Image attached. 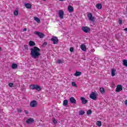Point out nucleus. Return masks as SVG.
Returning <instances> with one entry per match:
<instances>
[{
	"mask_svg": "<svg viewBox=\"0 0 127 127\" xmlns=\"http://www.w3.org/2000/svg\"><path fill=\"white\" fill-rule=\"evenodd\" d=\"M40 51V49L36 46L31 48L30 55L32 58H34V59H37V58H39V56L41 55Z\"/></svg>",
	"mask_w": 127,
	"mask_h": 127,
	"instance_id": "1",
	"label": "nucleus"
},
{
	"mask_svg": "<svg viewBox=\"0 0 127 127\" xmlns=\"http://www.w3.org/2000/svg\"><path fill=\"white\" fill-rule=\"evenodd\" d=\"M30 89L31 90H36L37 91H38L39 92H40L42 88H41V86L37 85V84H32L30 85Z\"/></svg>",
	"mask_w": 127,
	"mask_h": 127,
	"instance_id": "2",
	"label": "nucleus"
},
{
	"mask_svg": "<svg viewBox=\"0 0 127 127\" xmlns=\"http://www.w3.org/2000/svg\"><path fill=\"white\" fill-rule=\"evenodd\" d=\"M81 30L85 33H89L91 31V29L88 26H83L81 27Z\"/></svg>",
	"mask_w": 127,
	"mask_h": 127,
	"instance_id": "3",
	"label": "nucleus"
},
{
	"mask_svg": "<svg viewBox=\"0 0 127 127\" xmlns=\"http://www.w3.org/2000/svg\"><path fill=\"white\" fill-rule=\"evenodd\" d=\"M89 98L94 100V101H97V93L95 92H92L89 95Z\"/></svg>",
	"mask_w": 127,
	"mask_h": 127,
	"instance_id": "4",
	"label": "nucleus"
},
{
	"mask_svg": "<svg viewBox=\"0 0 127 127\" xmlns=\"http://www.w3.org/2000/svg\"><path fill=\"white\" fill-rule=\"evenodd\" d=\"M51 41H53V44H58L59 42V40L58 38L56 36H53L52 38L51 39Z\"/></svg>",
	"mask_w": 127,
	"mask_h": 127,
	"instance_id": "5",
	"label": "nucleus"
},
{
	"mask_svg": "<svg viewBox=\"0 0 127 127\" xmlns=\"http://www.w3.org/2000/svg\"><path fill=\"white\" fill-rule=\"evenodd\" d=\"M34 34H36V35H38L40 38H43L45 35H44V34L43 33L36 31L34 32Z\"/></svg>",
	"mask_w": 127,
	"mask_h": 127,
	"instance_id": "6",
	"label": "nucleus"
},
{
	"mask_svg": "<svg viewBox=\"0 0 127 127\" xmlns=\"http://www.w3.org/2000/svg\"><path fill=\"white\" fill-rule=\"evenodd\" d=\"M37 106V101L35 100L32 101L30 103V106L31 108H35Z\"/></svg>",
	"mask_w": 127,
	"mask_h": 127,
	"instance_id": "7",
	"label": "nucleus"
},
{
	"mask_svg": "<svg viewBox=\"0 0 127 127\" xmlns=\"http://www.w3.org/2000/svg\"><path fill=\"white\" fill-rule=\"evenodd\" d=\"M115 91L116 92H121V91H123V85L118 84L117 88H116Z\"/></svg>",
	"mask_w": 127,
	"mask_h": 127,
	"instance_id": "8",
	"label": "nucleus"
},
{
	"mask_svg": "<svg viewBox=\"0 0 127 127\" xmlns=\"http://www.w3.org/2000/svg\"><path fill=\"white\" fill-rule=\"evenodd\" d=\"M33 123H34V119L33 118H29L26 121V123L28 125L33 124Z\"/></svg>",
	"mask_w": 127,
	"mask_h": 127,
	"instance_id": "9",
	"label": "nucleus"
},
{
	"mask_svg": "<svg viewBox=\"0 0 127 127\" xmlns=\"http://www.w3.org/2000/svg\"><path fill=\"white\" fill-rule=\"evenodd\" d=\"M69 102L71 103V104H73V105H76L77 103L76 99H75V98L73 97L69 98Z\"/></svg>",
	"mask_w": 127,
	"mask_h": 127,
	"instance_id": "10",
	"label": "nucleus"
},
{
	"mask_svg": "<svg viewBox=\"0 0 127 127\" xmlns=\"http://www.w3.org/2000/svg\"><path fill=\"white\" fill-rule=\"evenodd\" d=\"M64 11L63 10L59 11V16L61 19H63V18H64Z\"/></svg>",
	"mask_w": 127,
	"mask_h": 127,
	"instance_id": "11",
	"label": "nucleus"
},
{
	"mask_svg": "<svg viewBox=\"0 0 127 127\" xmlns=\"http://www.w3.org/2000/svg\"><path fill=\"white\" fill-rule=\"evenodd\" d=\"M87 16L91 21H94V19H95V18L93 17V14L92 13H89L87 14Z\"/></svg>",
	"mask_w": 127,
	"mask_h": 127,
	"instance_id": "12",
	"label": "nucleus"
},
{
	"mask_svg": "<svg viewBox=\"0 0 127 127\" xmlns=\"http://www.w3.org/2000/svg\"><path fill=\"white\" fill-rule=\"evenodd\" d=\"M80 100L81 101V103L83 104V105H86V104L88 103V100H87L85 97H80Z\"/></svg>",
	"mask_w": 127,
	"mask_h": 127,
	"instance_id": "13",
	"label": "nucleus"
},
{
	"mask_svg": "<svg viewBox=\"0 0 127 127\" xmlns=\"http://www.w3.org/2000/svg\"><path fill=\"white\" fill-rule=\"evenodd\" d=\"M80 48L82 51H87V47H86V45L84 44H82L80 46Z\"/></svg>",
	"mask_w": 127,
	"mask_h": 127,
	"instance_id": "14",
	"label": "nucleus"
},
{
	"mask_svg": "<svg viewBox=\"0 0 127 127\" xmlns=\"http://www.w3.org/2000/svg\"><path fill=\"white\" fill-rule=\"evenodd\" d=\"M67 9L69 12H72V11H74V8L72 7V6L69 5L67 7Z\"/></svg>",
	"mask_w": 127,
	"mask_h": 127,
	"instance_id": "15",
	"label": "nucleus"
},
{
	"mask_svg": "<svg viewBox=\"0 0 127 127\" xmlns=\"http://www.w3.org/2000/svg\"><path fill=\"white\" fill-rule=\"evenodd\" d=\"M111 76H112V77L116 76V69H115V68H112L111 69Z\"/></svg>",
	"mask_w": 127,
	"mask_h": 127,
	"instance_id": "16",
	"label": "nucleus"
},
{
	"mask_svg": "<svg viewBox=\"0 0 127 127\" xmlns=\"http://www.w3.org/2000/svg\"><path fill=\"white\" fill-rule=\"evenodd\" d=\"M25 6L26 7V8L30 9L31 7H32V6L31 5V4L26 3H25Z\"/></svg>",
	"mask_w": 127,
	"mask_h": 127,
	"instance_id": "17",
	"label": "nucleus"
},
{
	"mask_svg": "<svg viewBox=\"0 0 127 127\" xmlns=\"http://www.w3.org/2000/svg\"><path fill=\"white\" fill-rule=\"evenodd\" d=\"M102 7H103V6L102 5V4L97 3L96 4V8H97V9H102Z\"/></svg>",
	"mask_w": 127,
	"mask_h": 127,
	"instance_id": "18",
	"label": "nucleus"
},
{
	"mask_svg": "<svg viewBox=\"0 0 127 127\" xmlns=\"http://www.w3.org/2000/svg\"><path fill=\"white\" fill-rule=\"evenodd\" d=\"M29 46H35L36 45L35 44V42L32 41H30L29 42Z\"/></svg>",
	"mask_w": 127,
	"mask_h": 127,
	"instance_id": "19",
	"label": "nucleus"
},
{
	"mask_svg": "<svg viewBox=\"0 0 127 127\" xmlns=\"http://www.w3.org/2000/svg\"><path fill=\"white\" fill-rule=\"evenodd\" d=\"M81 74H82L81 72L76 71L74 73V76H76V77H78V76H81Z\"/></svg>",
	"mask_w": 127,
	"mask_h": 127,
	"instance_id": "20",
	"label": "nucleus"
},
{
	"mask_svg": "<svg viewBox=\"0 0 127 127\" xmlns=\"http://www.w3.org/2000/svg\"><path fill=\"white\" fill-rule=\"evenodd\" d=\"M12 69H16L17 68V64H12L11 65Z\"/></svg>",
	"mask_w": 127,
	"mask_h": 127,
	"instance_id": "21",
	"label": "nucleus"
},
{
	"mask_svg": "<svg viewBox=\"0 0 127 127\" xmlns=\"http://www.w3.org/2000/svg\"><path fill=\"white\" fill-rule=\"evenodd\" d=\"M34 20H35V21H36L37 22V23H40V22H41L40 19H39L38 17H34Z\"/></svg>",
	"mask_w": 127,
	"mask_h": 127,
	"instance_id": "22",
	"label": "nucleus"
},
{
	"mask_svg": "<svg viewBox=\"0 0 127 127\" xmlns=\"http://www.w3.org/2000/svg\"><path fill=\"white\" fill-rule=\"evenodd\" d=\"M63 105L64 107H66V106H67L68 105V100L65 99L64 101Z\"/></svg>",
	"mask_w": 127,
	"mask_h": 127,
	"instance_id": "23",
	"label": "nucleus"
},
{
	"mask_svg": "<svg viewBox=\"0 0 127 127\" xmlns=\"http://www.w3.org/2000/svg\"><path fill=\"white\" fill-rule=\"evenodd\" d=\"M123 64L124 66H125V67H127V60H123Z\"/></svg>",
	"mask_w": 127,
	"mask_h": 127,
	"instance_id": "24",
	"label": "nucleus"
},
{
	"mask_svg": "<svg viewBox=\"0 0 127 127\" xmlns=\"http://www.w3.org/2000/svg\"><path fill=\"white\" fill-rule=\"evenodd\" d=\"M79 116H83V115H85V111L83 110H81L79 112Z\"/></svg>",
	"mask_w": 127,
	"mask_h": 127,
	"instance_id": "25",
	"label": "nucleus"
},
{
	"mask_svg": "<svg viewBox=\"0 0 127 127\" xmlns=\"http://www.w3.org/2000/svg\"><path fill=\"white\" fill-rule=\"evenodd\" d=\"M96 125H97V127H101L102 126V122L97 121Z\"/></svg>",
	"mask_w": 127,
	"mask_h": 127,
	"instance_id": "26",
	"label": "nucleus"
},
{
	"mask_svg": "<svg viewBox=\"0 0 127 127\" xmlns=\"http://www.w3.org/2000/svg\"><path fill=\"white\" fill-rule=\"evenodd\" d=\"M100 93H102V94H104V93H105V88L101 87L100 88Z\"/></svg>",
	"mask_w": 127,
	"mask_h": 127,
	"instance_id": "27",
	"label": "nucleus"
},
{
	"mask_svg": "<svg viewBox=\"0 0 127 127\" xmlns=\"http://www.w3.org/2000/svg\"><path fill=\"white\" fill-rule=\"evenodd\" d=\"M71 86H72V87H75L76 88H77V84L75 82H71Z\"/></svg>",
	"mask_w": 127,
	"mask_h": 127,
	"instance_id": "28",
	"label": "nucleus"
},
{
	"mask_svg": "<svg viewBox=\"0 0 127 127\" xmlns=\"http://www.w3.org/2000/svg\"><path fill=\"white\" fill-rule=\"evenodd\" d=\"M53 123H54L55 125H56V124H57L58 122L55 118H53Z\"/></svg>",
	"mask_w": 127,
	"mask_h": 127,
	"instance_id": "29",
	"label": "nucleus"
},
{
	"mask_svg": "<svg viewBox=\"0 0 127 127\" xmlns=\"http://www.w3.org/2000/svg\"><path fill=\"white\" fill-rule=\"evenodd\" d=\"M87 115H91L92 114V110H89L86 112Z\"/></svg>",
	"mask_w": 127,
	"mask_h": 127,
	"instance_id": "30",
	"label": "nucleus"
},
{
	"mask_svg": "<svg viewBox=\"0 0 127 127\" xmlns=\"http://www.w3.org/2000/svg\"><path fill=\"white\" fill-rule=\"evenodd\" d=\"M14 15H15L16 16L18 15V10H15L14 11Z\"/></svg>",
	"mask_w": 127,
	"mask_h": 127,
	"instance_id": "31",
	"label": "nucleus"
},
{
	"mask_svg": "<svg viewBox=\"0 0 127 127\" xmlns=\"http://www.w3.org/2000/svg\"><path fill=\"white\" fill-rule=\"evenodd\" d=\"M24 49H25V50H28V49H29L28 45H24Z\"/></svg>",
	"mask_w": 127,
	"mask_h": 127,
	"instance_id": "32",
	"label": "nucleus"
},
{
	"mask_svg": "<svg viewBox=\"0 0 127 127\" xmlns=\"http://www.w3.org/2000/svg\"><path fill=\"white\" fill-rule=\"evenodd\" d=\"M57 64H62V61L61 60H59L57 61Z\"/></svg>",
	"mask_w": 127,
	"mask_h": 127,
	"instance_id": "33",
	"label": "nucleus"
},
{
	"mask_svg": "<svg viewBox=\"0 0 127 127\" xmlns=\"http://www.w3.org/2000/svg\"><path fill=\"white\" fill-rule=\"evenodd\" d=\"M8 86H9V87H10V88H12V87H13V83H12V82L9 83L8 84Z\"/></svg>",
	"mask_w": 127,
	"mask_h": 127,
	"instance_id": "34",
	"label": "nucleus"
},
{
	"mask_svg": "<svg viewBox=\"0 0 127 127\" xmlns=\"http://www.w3.org/2000/svg\"><path fill=\"white\" fill-rule=\"evenodd\" d=\"M69 51H70V52H74V48H73V47L70 48Z\"/></svg>",
	"mask_w": 127,
	"mask_h": 127,
	"instance_id": "35",
	"label": "nucleus"
},
{
	"mask_svg": "<svg viewBox=\"0 0 127 127\" xmlns=\"http://www.w3.org/2000/svg\"><path fill=\"white\" fill-rule=\"evenodd\" d=\"M119 24H123V20L122 19L119 20Z\"/></svg>",
	"mask_w": 127,
	"mask_h": 127,
	"instance_id": "36",
	"label": "nucleus"
},
{
	"mask_svg": "<svg viewBox=\"0 0 127 127\" xmlns=\"http://www.w3.org/2000/svg\"><path fill=\"white\" fill-rule=\"evenodd\" d=\"M46 45H47V42H44V43L42 44V46H46Z\"/></svg>",
	"mask_w": 127,
	"mask_h": 127,
	"instance_id": "37",
	"label": "nucleus"
},
{
	"mask_svg": "<svg viewBox=\"0 0 127 127\" xmlns=\"http://www.w3.org/2000/svg\"><path fill=\"white\" fill-rule=\"evenodd\" d=\"M18 113H21L22 112V110L21 109H17Z\"/></svg>",
	"mask_w": 127,
	"mask_h": 127,
	"instance_id": "38",
	"label": "nucleus"
},
{
	"mask_svg": "<svg viewBox=\"0 0 127 127\" xmlns=\"http://www.w3.org/2000/svg\"><path fill=\"white\" fill-rule=\"evenodd\" d=\"M24 112H25L26 115H28L29 114V112H28V111L24 110Z\"/></svg>",
	"mask_w": 127,
	"mask_h": 127,
	"instance_id": "39",
	"label": "nucleus"
},
{
	"mask_svg": "<svg viewBox=\"0 0 127 127\" xmlns=\"http://www.w3.org/2000/svg\"><path fill=\"white\" fill-rule=\"evenodd\" d=\"M125 104L126 106H127V100H126L125 101Z\"/></svg>",
	"mask_w": 127,
	"mask_h": 127,
	"instance_id": "40",
	"label": "nucleus"
},
{
	"mask_svg": "<svg viewBox=\"0 0 127 127\" xmlns=\"http://www.w3.org/2000/svg\"><path fill=\"white\" fill-rule=\"evenodd\" d=\"M27 30V29L26 28H25L23 30V31H26Z\"/></svg>",
	"mask_w": 127,
	"mask_h": 127,
	"instance_id": "41",
	"label": "nucleus"
},
{
	"mask_svg": "<svg viewBox=\"0 0 127 127\" xmlns=\"http://www.w3.org/2000/svg\"><path fill=\"white\" fill-rule=\"evenodd\" d=\"M124 31H127V28L124 29Z\"/></svg>",
	"mask_w": 127,
	"mask_h": 127,
	"instance_id": "42",
	"label": "nucleus"
},
{
	"mask_svg": "<svg viewBox=\"0 0 127 127\" xmlns=\"http://www.w3.org/2000/svg\"><path fill=\"white\" fill-rule=\"evenodd\" d=\"M1 50H2V49H1V47H0V52H1Z\"/></svg>",
	"mask_w": 127,
	"mask_h": 127,
	"instance_id": "43",
	"label": "nucleus"
},
{
	"mask_svg": "<svg viewBox=\"0 0 127 127\" xmlns=\"http://www.w3.org/2000/svg\"><path fill=\"white\" fill-rule=\"evenodd\" d=\"M44 1H46V0H43Z\"/></svg>",
	"mask_w": 127,
	"mask_h": 127,
	"instance_id": "44",
	"label": "nucleus"
}]
</instances>
